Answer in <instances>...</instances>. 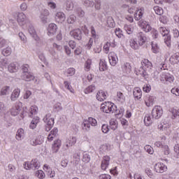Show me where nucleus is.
Instances as JSON below:
<instances>
[{
	"label": "nucleus",
	"instance_id": "nucleus-1",
	"mask_svg": "<svg viewBox=\"0 0 179 179\" xmlns=\"http://www.w3.org/2000/svg\"><path fill=\"white\" fill-rule=\"evenodd\" d=\"M142 66L138 69V75H141L143 78H146L148 75L152 73V68H153V64L148 59H143L141 61Z\"/></svg>",
	"mask_w": 179,
	"mask_h": 179
},
{
	"label": "nucleus",
	"instance_id": "nucleus-2",
	"mask_svg": "<svg viewBox=\"0 0 179 179\" xmlns=\"http://www.w3.org/2000/svg\"><path fill=\"white\" fill-rule=\"evenodd\" d=\"M101 110L103 113H106L107 114L110 113H115L117 115L121 114V113H117V106L111 102H108L106 104L102 103Z\"/></svg>",
	"mask_w": 179,
	"mask_h": 179
},
{
	"label": "nucleus",
	"instance_id": "nucleus-3",
	"mask_svg": "<svg viewBox=\"0 0 179 179\" xmlns=\"http://www.w3.org/2000/svg\"><path fill=\"white\" fill-rule=\"evenodd\" d=\"M43 120V122L46 123L45 126V131H47V132L51 131L55 124L54 117H51V113H47Z\"/></svg>",
	"mask_w": 179,
	"mask_h": 179
},
{
	"label": "nucleus",
	"instance_id": "nucleus-4",
	"mask_svg": "<svg viewBox=\"0 0 179 179\" xmlns=\"http://www.w3.org/2000/svg\"><path fill=\"white\" fill-rule=\"evenodd\" d=\"M24 168L25 170H38L40 169V162L37 159H32L30 163L25 162Z\"/></svg>",
	"mask_w": 179,
	"mask_h": 179
},
{
	"label": "nucleus",
	"instance_id": "nucleus-5",
	"mask_svg": "<svg viewBox=\"0 0 179 179\" xmlns=\"http://www.w3.org/2000/svg\"><path fill=\"white\" fill-rule=\"evenodd\" d=\"M163 115V108L160 106H155L152 110V120H159Z\"/></svg>",
	"mask_w": 179,
	"mask_h": 179
},
{
	"label": "nucleus",
	"instance_id": "nucleus-6",
	"mask_svg": "<svg viewBox=\"0 0 179 179\" xmlns=\"http://www.w3.org/2000/svg\"><path fill=\"white\" fill-rule=\"evenodd\" d=\"M70 36H71L73 38H75V40L80 41V40H82L83 38V33L82 32V30H80V29L78 28L71 31Z\"/></svg>",
	"mask_w": 179,
	"mask_h": 179
},
{
	"label": "nucleus",
	"instance_id": "nucleus-7",
	"mask_svg": "<svg viewBox=\"0 0 179 179\" xmlns=\"http://www.w3.org/2000/svg\"><path fill=\"white\" fill-rule=\"evenodd\" d=\"M160 80L169 85V83H173V82H174V76H171L170 73H164L162 75Z\"/></svg>",
	"mask_w": 179,
	"mask_h": 179
},
{
	"label": "nucleus",
	"instance_id": "nucleus-8",
	"mask_svg": "<svg viewBox=\"0 0 179 179\" xmlns=\"http://www.w3.org/2000/svg\"><path fill=\"white\" fill-rule=\"evenodd\" d=\"M136 37L138 45L140 46L143 45V44L146 43V40H148V38H146V34L142 31L138 32L136 35Z\"/></svg>",
	"mask_w": 179,
	"mask_h": 179
},
{
	"label": "nucleus",
	"instance_id": "nucleus-9",
	"mask_svg": "<svg viewBox=\"0 0 179 179\" xmlns=\"http://www.w3.org/2000/svg\"><path fill=\"white\" fill-rule=\"evenodd\" d=\"M138 25L145 33H149V31H151L152 30V27L149 24V22L146 21L140 20L138 22Z\"/></svg>",
	"mask_w": 179,
	"mask_h": 179
},
{
	"label": "nucleus",
	"instance_id": "nucleus-10",
	"mask_svg": "<svg viewBox=\"0 0 179 179\" xmlns=\"http://www.w3.org/2000/svg\"><path fill=\"white\" fill-rule=\"evenodd\" d=\"M22 110V103L19 102L15 103L10 109V114L13 117H16L19 114V111Z\"/></svg>",
	"mask_w": 179,
	"mask_h": 179
},
{
	"label": "nucleus",
	"instance_id": "nucleus-11",
	"mask_svg": "<svg viewBox=\"0 0 179 179\" xmlns=\"http://www.w3.org/2000/svg\"><path fill=\"white\" fill-rule=\"evenodd\" d=\"M34 75L33 73H22L21 75V79L22 80H24L25 82H31V80H34Z\"/></svg>",
	"mask_w": 179,
	"mask_h": 179
},
{
	"label": "nucleus",
	"instance_id": "nucleus-12",
	"mask_svg": "<svg viewBox=\"0 0 179 179\" xmlns=\"http://www.w3.org/2000/svg\"><path fill=\"white\" fill-rule=\"evenodd\" d=\"M57 30H58V27L57 26V24L54 23L50 24L48 28V36H54V34H56Z\"/></svg>",
	"mask_w": 179,
	"mask_h": 179
},
{
	"label": "nucleus",
	"instance_id": "nucleus-13",
	"mask_svg": "<svg viewBox=\"0 0 179 179\" xmlns=\"http://www.w3.org/2000/svg\"><path fill=\"white\" fill-rule=\"evenodd\" d=\"M155 170L156 173H164L167 171V166L163 163H157L155 166Z\"/></svg>",
	"mask_w": 179,
	"mask_h": 179
},
{
	"label": "nucleus",
	"instance_id": "nucleus-14",
	"mask_svg": "<svg viewBox=\"0 0 179 179\" xmlns=\"http://www.w3.org/2000/svg\"><path fill=\"white\" fill-rule=\"evenodd\" d=\"M26 20H27V18L26 17V15H24V13H18L17 22H18L20 26H24V24H26Z\"/></svg>",
	"mask_w": 179,
	"mask_h": 179
},
{
	"label": "nucleus",
	"instance_id": "nucleus-15",
	"mask_svg": "<svg viewBox=\"0 0 179 179\" xmlns=\"http://www.w3.org/2000/svg\"><path fill=\"white\" fill-rule=\"evenodd\" d=\"M108 59L112 66H115V65H117V62H118V57H117V55L113 52L108 55Z\"/></svg>",
	"mask_w": 179,
	"mask_h": 179
},
{
	"label": "nucleus",
	"instance_id": "nucleus-16",
	"mask_svg": "<svg viewBox=\"0 0 179 179\" xmlns=\"http://www.w3.org/2000/svg\"><path fill=\"white\" fill-rule=\"evenodd\" d=\"M133 96L134 100H141V99H142V90H141L139 87L134 88Z\"/></svg>",
	"mask_w": 179,
	"mask_h": 179
},
{
	"label": "nucleus",
	"instance_id": "nucleus-17",
	"mask_svg": "<svg viewBox=\"0 0 179 179\" xmlns=\"http://www.w3.org/2000/svg\"><path fill=\"white\" fill-rule=\"evenodd\" d=\"M110 158L109 156L103 157V160L101 164V170L107 169V167H108V166L110 165Z\"/></svg>",
	"mask_w": 179,
	"mask_h": 179
},
{
	"label": "nucleus",
	"instance_id": "nucleus-18",
	"mask_svg": "<svg viewBox=\"0 0 179 179\" xmlns=\"http://www.w3.org/2000/svg\"><path fill=\"white\" fill-rule=\"evenodd\" d=\"M65 19H66V17L64 13L58 12L56 13L55 20L58 23H64V22H65Z\"/></svg>",
	"mask_w": 179,
	"mask_h": 179
},
{
	"label": "nucleus",
	"instance_id": "nucleus-19",
	"mask_svg": "<svg viewBox=\"0 0 179 179\" xmlns=\"http://www.w3.org/2000/svg\"><path fill=\"white\" fill-rule=\"evenodd\" d=\"M57 134H58V128L54 127L53 129L50 132L48 136V141H49V142L54 141V138L57 136Z\"/></svg>",
	"mask_w": 179,
	"mask_h": 179
},
{
	"label": "nucleus",
	"instance_id": "nucleus-20",
	"mask_svg": "<svg viewBox=\"0 0 179 179\" xmlns=\"http://www.w3.org/2000/svg\"><path fill=\"white\" fill-rule=\"evenodd\" d=\"M43 142H44V140L43 139V137H41V136H38L36 139L30 140V144L32 146H37V145H41Z\"/></svg>",
	"mask_w": 179,
	"mask_h": 179
},
{
	"label": "nucleus",
	"instance_id": "nucleus-21",
	"mask_svg": "<svg viewBox=\"0 0 179 179\" xmlns=\"http://www.w3.org/2000/svg\"><path fill=\"white\" fill-rule=\"evenodd\" d=\"M107 99V95L106 94V92L101 90L96 94V99L98 101H104Z\"/></svg>",
	"mask_w": 179,
	"mask_h": 179
},
{
	"label": "nucleus",
	"instance_id": "nucleus-22",
	"mask_svg": "<svg viewBox=\"0 0 179 179\" xmlns=\"http://www.w3.org/2000/svg\"><path fill=\"white\" fill-rule=\"evenodd\" d=\"M59 148H61V140L57 139L54 141L52 145V151L54 153H57L58 150H59Z\"/></svg>",
	"mask_w": 179,
	"mask_h": 179
},
{
	"label": "nucleus",
	"instance_id": "nucleus-23",
	"mask_svg": "<svg viewBox=\"0 0 179 179\" xmlns=\"http://www.w3.org/2000/svg\"><path fill=\"white\" fill-rule=\"evenodd\" d=\"M122 69L124 73H131V71H132V67L131 66L130 63H124L122 66Z\"/></svg>",
	"mask_w": 179,
	"mask_h": 179
},
{
	"label": "nucleus",
	"instance_id": "nucleus-24",
	"mask_svg": "<svg viewBox=\"0 0 179 179\" xmlns=\"http://www.w3.org/2000/svg\"><path fill=\"white\" fill-rule=\"evenodd\" d=\"M18 69L19 67L15 63H10L8 67V70L10 73H15V72H17Z\"/></svg>",
	"mask_w": 179,
	"mask_h": 179
},
{
	"label": "nucleus",
	"instance_id": "nucleus-25",
	"mask_svg": "<svg viewBox=\"0 0 179 179\" xmlns=\"http://www.w3.org/2000/svg\"><path fill=\"white\" fill-rule=\"evenodd\" d=\"M38 122H40V118L38 117H34L29 124V128L31 129H36V128L37 127V124H38Z\"/></svg>",
	"mask_w": 179,
	"mask_h": 179
},
{
	"label": "nucleus",
	"instance_id": "nucleus-26",
	"mask_svg": "<svg viewBox=\"0 0 179 179\" xmlns=\"http://www.w3.org/2000/svg\"><path fill=\"white\" fill-rule=\"evenodd\" d=\"M75 143H76V137L71 136L66 141V148H71V146H73V145H75Z\"/></svg>",
	"mask_w": 179,
	"mask_h": 179
},
{
	"label": "nucleus",
	"instance_id": "nucleus-27",
	"mask_svg": "<svg viewBox=\"0 0 179 179\" xmlns=\"http://www.w3.org/2000/svg\"><path fill=\"white\" fill-rule=\"evenodd\" d=\"M143 8H140L139 10H136L134 13V19L135 20H141L143 16V12H142Z\"/></svg>",
	"mask_w": 179,
	"mask_h": 179
},
{
	"label": "nucleus",
	"instance_id": "nucleus-28",
	"mask_svg": "<svg viewBox=\"0 0 179 179\" xmlns=\"http://www.w3.org/2000/svg\"><path fill=\"white\" fill-rule=\"evenodd\" d=\"M152 122H153V118L150 117V115L147 114L145 116L144 118V124L146 125V127H149L150 125H152Z\"/></svg>",
	"mask_w": 179,
	"mask_h": 179
},
{
	"label": "nucleus",
	"instance_id": "nucleus-29",
	"mask_svg": "<svg viewBox=\"0 0 179 179\" xmlns=\"http://www.w3.org/2000/svg\"><path fill=\"white\" fill-rule=\"evenodd\" d=\"M28 31L30 36L33 37V38H34L35 36H37V33L36 32V29H34V27L31 25V24H29L28 26Z\"/></svg>",
	"mask_w": 179,
	"mask_h": 179
},
{
	"label": "nucleus",
	"instance_id": "nucleus-30",
	"mask_svg": "<svg viewBox=\"0 0 179 179\" xmlns=\"http://www.w3.org/2000/svg\"><path fill=\"white\" fill-rule=\"evenodd\" d=\"M2 55L4 57H9L12 54V48L10 47H7L2 50L1 51Z\"/></svg>",
	"mask_w": 179,
	"mask_h": 179
},
{
	"label": "nucleus",
	"instance_id": "nucleus-31",
	"mask_svg": "<svg viewBox=\"0 0 179 179\" xmlns=\"http://www.w3.org/2000/svg\"><path fill=\"white\" fill-rule=\"evenodd\" d=\"M106 69H107V63H106V60L102 59L99 62V71L103 72Z\"/></svg>",
	"mask_w": 179,
	"mask_h": 179
},
{
	"label": "nucleus",
	"instance_id": "nucleus-32",
	"mask_svg": "<svg viewBox=\"0 0 179 179\" xmlns=\"http://www.w3.org/2000/svg\"><path fill=\"white\" fill-rule=\"evenodd\" d=\"M34 39L36 41V47H43V45H44V41L40 38L38 36H34Z\"/></svg>",
	"mask_w": 179,
	"mask_h": 179
},
{
	"label": "nucleus",
	"instance_id": "nucleus-33",
	"mask_svg": "<svg viewBox=\"0 0 179 179\" xmlns=\"http://www.w3.org/2000/svg\"><path fill=\"white\" fill-rule=\"evenodd\" d=\"M24 135V130L23 129H18L17 131V134L15 136L17 141H21Z\"/></svg>",
	"mask_w": 179,
	"mask_h": 179
},
{
	"label": "nucleus",
	"instance_id": "nucleus-34",
	"mask_svg": "<svg viewBox=\"0 0 179 179\" xmlns=\"http://www.w3.org/2000/svg\"><path fill=\"white\" fill-rule=\"evenodd\" d=\"M20 95V90H15L11 94V100L15 101Z\"/></svg>",
	"mask_w": 179,
	"mask_h": 179
},
{
	"label": "nucleus",
	"instance_id": "nucleus-35",
	"mask_svg": "<svg viewBox=\"0 0 179 179\" xmlns=\"http://www.w3.org/2000/svg\"><path fill=\"white\" fill-rule=\"evenodd\" d=\"M155 99L156 98L154 96H148V101H145V105L147 106V107H150V106H153Z\"/></svg>",
	"mask_w": 179,
	"mask_h": 179
},
{
	"label": "nucleus",
	"instance_id": "nucleus-36",
	"mask_svg": "<svg viewBox=\"0 0 179 179\" xmlns=\"http://www.w3.org/2000/svg\"><path fill=\"white\" fill-rule=\"evenodd\" d=\"M109 124H110L109 128L110 129H113V131H115V129L118 128V124L117 123V121L114 120H110Z\"/></svg>",
	"mask_w": 179,
	"mask_h": 179
},
{
	"label": "nucleus",
	"instance_id": "nucleus-37",
	"mask_svg": "<svg viewBox=\"0 0 179 179\" xmlns=\"http://www.w3.org/2000/svg\"><path fill=\"white\" fill-rule=\"evenodd\" d=\"M66 10H73V1L72 0H66Z\"/></svg>",
	"mask_w": 179,
	"mask_h": 179
},
{
	"label": "nucleus",
	"instance_id": "nucleus-38",
	"mask_svg": "<svg viewBox=\"0 0 179 179\" xmlns=\"http://www.w3.org/2000/svg\"><path fill=\"white\" fill-rule=\"evenodd\" d=\"M82 3L87 8H93V6H94V2L89 0H82Z\"/></svg>",
	"mask_w": 179,
	"mask_h": 179
},
{
	"label": "nucleus",
	"instance_id": "nucleus-39",
	"mask_svg": "<svg viewBox=\"0 0 179 179\" xmlns=\"http://www.w3.org/2000/svg\"><path fill=\"white\" fill-rule=\"evenodd\" d=\"M82 127L84 131H90V124L87 120L83 121Z\"/></svg>",
	"mask_w": 179,
	"mask_h": 179
},
{
	"label": "nucleus",
	"instance_id": "nucleus-40",
	"mask_svg": "<svg viewBox=\"0 0 179 179\" xmlns=\"http://www.w3.org/2000/svg\"><path fill=\"white\" fill-rule=\"evenodd\" d=\"M117 101H121L122 103L125 101V96L121 92H117Z\"/></svg>",
	"mask_w": 179,
	"mask_h": 179
},
{
	"label": "nucleus",
	"instance_id": "nucleus-41",
	"mask_svg": "<svg viewBox=\"0 0 179 179\" xmlns=\"http://www.w3.org/2000/svg\"><path fill=\"white\" fill-rule=\"evenodd\" d=\"M129 43L130 47H131L133 50H138V48H139V43H136L134 39H131Z\"/></svg>",
	"mask_w": 179,
	"mask_h": 179
},
{
	"label": "nucleus",
	"instance_id": "nucleus-42",
	"mask_svg": "<svg viewBox=\"0 0 179 179\" xmlns=\"http://www.w3.org/2000/svg\"><path fill=\"white\" fill-rule=\"evenodd\" d=\"M76 13L77 14V15L78 16V17H85V10H83L82 9V8H78L76 10Z\"/></svg>",
	"mask_w": 179,
	"mask_h": 179
},
{
	"label": "nucleus",
	"instance_id": "nucleus-43",
	"mask_svg": "<svg viewBox=\"0 0 179 179\" xmlns=\"http://www.w3.org/2000/svg\"><path fill=\"white\" fill-rule=\"evenodd\" d=\"M8 65V59L4 58V59H0V71H2L5 66Z\"/></svg>",
	"mask_w": 179,
	"mask_h": 179
},
{
	"label": "nucleus",
	"instance_id": "nucleus-44",
	"mask_svg": "<svg viewBox=\"0 0 179 179\" xmlns=\"http://www.w3.org/2000/svg\"><path fill=\"white\" fill-rule=\"evenodd\" d=\"M108 27H114L115 26V22H114V19L112 17H108L106 22Z\"/></svg>",
	"mask_w": 179,
	"mask_h": 179
},
{
	"label": "nucleus",
	"instance_id": "nucleus-45",
	"mask_svg": "<svg viewBox=\"0 0 179 179\" xmlns=\"http://www.w3.org/2000/svg\"><path fill=\"white\" fill-rule=\"evenodd\" d=\"M96 90V87L94 85H91L85 90V94H89V93L93 92L94 90Z\"/></svg>",
	"mask_w": 179,
	"mask_h": 179
},
{
	"label": "nucleus",
	"instance_id": "nucleus-46",
	"mask_svg": "<svg viewBox=\"0 0 179 179\" xmlns=\"http://www.w3.org/2000/svg\"><path fill=\"white\" fill-rule=\"evenodd\" d=\"M151 45H152V52L155 54H157V52H159V45H157V43H156L155 42H152Z\"/></svg>",
	"mask_w": 179,
	"mask_h": 179
},
{
	"label": "nucleus",
	"instance_id": "nucleus-47",
	"mask_svg": "<svg viewBox=\"0 0 179 179\" xmlns=\"http://www.w3.org/2000/svg\"><path fill=\"white\" fill-rule=\"evenodd\" d=\"M144 150H145V152H147V153H149V155H153V153L155 152V150H153V148H152V146H150V145H147L144 147Z\"/></svg>",
	"mask_w": 179,
	"mask_h": 179
},
{
	"label": "nucleus",
	"instance_id": "nucleus-48",
	"mask_svg": "<svg viewBox=\"0 0 179 179\" xmlns=\"http://www.w3.org/2000/svg\"><path fill=\"white\" fill-rule=\"evenodd\" d=\"M75 22H76V16H75V15H71L67 19V22L69 24H72L75 23Z\"/></svg>",
	"mask_w": 179,
	"mask_h": 179
},
{
	"label": "nucleus",
	"instance_id": "nucleus-49",
	"mask_svg": "<svg viewBox=\"0 0 179 179\" xmlns=\"http://www.w3.org/2000/svg\"><path fill=\"white\" fill-rule=\"evenodd\" d=\"M87 120L92 127H96V125H97V120L93 117H89Z\"/></svg>",
	"mask_w": 179,
	"mask_h": 179
},
{
	"label": "nucleus",
	"instance_id": "nucleus-50",
	"mask_svg": "<svg viewBox=\"0 0 179 179\" xmlns=\"http://www.w3.org/2000/svg\"><path fill=\"white\" fill-rule=\"evenodd\" d=\"M18 36L21 41L23 42L24 44H26V43H27V38H26V36L23 34V32H20L18 34Z\"/></svg>",
	"mask_w": 179,
	"mask_h": 179
},
{
	"label": "nucleus",
	"instance_id": "nucleus-51",
	"mask_svg": "<svg viewBox=\"0 0 179 179\" xmlns=\"http://www.w3.org/2000/svg\"><path fill=\"white\" fill-rule=\"evenodd\" d=\"M64 87L65 89H67V90H69L71 93H73V89H72V86H71V84H69V82L68 81H64Z\"/></svg>",
	"mask_w": 179,
	"mask_h": 179
},
{
	"label": "nucleus",
	"instance_id": "nucleus-52",
	"mask_svg": "<svg viewBox=\"0 0 179 179\" xmlns=\"http://www.w3.org/2000/svg\"><path fill=\"white\" fill-rule=\"evenodd\" d=\"M154 10H155L156 15H163V8H162L159 6H155Z\"/></svg>",
	"mask_w": 179,
	"mask_h": 179
},
{
	"label": "nucleus",
	"instance_id": "nucleus-53",
	"mask_svg": "<svg viewBox=\"0 0 179 179\" xmlns=\"http://www.w3.org/2000/svg\"><path fill=\"white\" fill-rule=\"evenodd\" d=\"M159 30V33H161V34L164 37H165V36H167V34H169V30H167L166 27H160Z\"/></svg>",
	"mask_w": 179,
	"mask_h": 179
},
{
	"label": "nucleus",
	"instance_id": "nucleus-54",
	"mask_svg": "<svg viewBox=\"0 0 179 179\" xmlns=\"http://www.w3.org/2000/svg\"><path fill=\"white\" fill-rule=\"evenodd\" d=\"M9 90H10V87H4L1 90V94L2 96H5V94H8L9 93Z\"/></svg>",
	"mask_w": 179,
	"mask_h": 179
},
{
	"label": "nucleus",
	"instance_id": "nucleus-55",
	"mask_svg": "<svg viewBox=\"0 0 179 179\" xmlns=\"http://www.w3.org/2000/svg\"><path fill=\"white\" fill-rule=\"evenodd\" d=\"M124 30H126L128 34H132L134 33V28L131 27V25L124 26Z\"/></svg>",
	"mask_w": 179,
	"mask_h": 179
},
{
	"label": "nucleus",
	"instance_id": "nucleus-56",
	"mask_svg": "<svg viewBox=\"0 0 179 179\" xmlns=\"http://www.w3.org/2000/svg\"><path fill=\"white\" fill-rule=\"evenodd\" d=\"M171 114H172V120H176L177 117L179 115V111L177 110L176 109H173L171 110Z\"/></svg>",
	"mask_w": 179,
	"mask_h": 179
},
{
	"label": "nucleus",
	"instance_id": "nucleus-57",
	"mask_svg": "<svg viewBox=\"0 0 179 179\" xmlns=\"http://www.w3.org/2000/svg\"><path fill=\"white\" fill-rule=\"evenodd\" d=\"M53 110L55 111H61L62 110V106H61V103H57L54 105Z\"/></svg>",
	"mask_w": 179,
	"mask_h": 179
},
{
	"label": "nucleus",
	"instance_id": "nucleus-58",
	"mask_svg": "<svg viewBox=\"0 0 179 179\" xmlns=\"http://www.w3.org/2000/svg\"><path fill=\"white\" fill-rule=\"evenodd\" d=\"M145 173L147 176H148V177H150V178H153V177H155L153 175V171L150 170V168L145 169Z\"/></svg>",
	"mask_w": 179,
	"mask_h": 179
},
{
	"label": "nucleus",
	"instance_id": "nucleus-59",
	"mask_svg": "<svg viewBox=\"0 0 179 179\" xmlns=\"http://www.w3.org/2000/svg\"><path fill=\"white\" fill-rule=\"evenodd\" d=\"M143 92H145V93H149L150 90H152V87L149 84H146L143 87Z\"/></svg>",
	"mask_w": 179,
	"mask_h": 179
},
{
	"label": "nucleus",
	"instance_id": "nucleus-60",
	"mask_svg": "<svg viewBox=\"0 0 179 179\" xmlns=\"http://www.w3.org/2000/svg\"><path fill=\"white\" fill-rule=\"evenodd\" d=\"M115 34H116L117 37H118L119 38H121V37L124 36V34H122V31L120 28L116 29L115 30Z\"/></svg>",
	"mask_w": 179,
	"mask_h": 179
},
{
	"label": "nucleus",
	"instance_id": "nucleus-61",
	"mask_svg": "<svg viewBox=\"0 0 179 179\" xmlns=\"http://www.w3.org/2000/svg\"><path fill=\"white\" fill-rule=\"evenodd\" d=\"M30 67L29 66V64H24L22 66V73H29V69Z\"/></svg>",
	"mask_w": 179,
	"mask_h": 179
},
{
	"label": "nucleus",
	"instance_id": "nucleus-62",
	"mask_svg": "<svg viewBox=\"0 0 179 179\" xmlns=\"http://www.w3.org/2000/svg\"><path fill=\"white\" fill-rule=\"evenodd\" d=\"M95 1V9L96 10H100L101 7V0H94Z\"/></svg>",
	"mask_w": 179,
	"mask_h": 179
},
{
	"label": "nucleus",
	"instance_id": "nucleus-63",
	"mask_svg": "<svg viewBox=\"0 0 179 179\" xmlns=\"http://www.w3.org/2000/svg\"><path fill=\"white\" fill-rule=\"evenodd\" d=\"M101 129L103 134H107L108 131H110V127L108 126V124H103Z\"/></svg>",
	"mask_w": 179,
	"mask_h": 179
},
{
	"label": "nucleus",
	"instance_id": "nucleus-64",
	"mask_svg": "<svg viewBox=\"0 0 179 179\" xmlns=\"http://www.w3.org/2000/svg\"><path fill=\"white\" fill-rule=\"evenodd\" d=\"M36 176L38 177L41 179L44 178L45 177V175L44 174V172L43 171H38L36 173Z\"/></svg>",
	"mask_w": 179,
	"mask_h": 179
}]
</instances>
